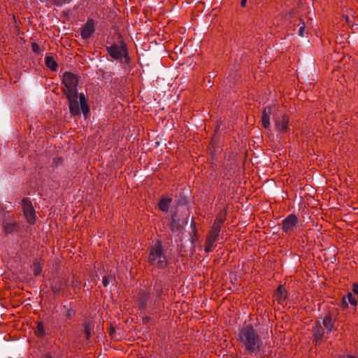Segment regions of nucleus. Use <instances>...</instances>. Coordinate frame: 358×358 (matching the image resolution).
I'll list each match as a JSON object with an SVG mask.
<instances>
[{
    "label": "nucleus",
    "mask_w": 358,
    "mask_h": 358,
    "mask_svg": "<svg viewBox=\"0 0 358 358\" xmlns=\"http://www.w3.org/2000/svg\"><path fill=\"white\" fill-rule=\"evenodd\" d=\"M238 340L245 348V355L257 356L259 353L262 341L252 325L248 324L239 331Z\"/></svg>",
    "instance_id": "f257e3e1"
},
{
    "label": "nucleus",
    "mask_w": 358,
    "mask_h": 358,
    "mask_svg": "<svg viewBox=\"0 0 358 358\" xmlns=\"http://www.w3.org/2000/svg\"><path fill=\"white\" fill-rule=\"evenodd\" d=\"M110 45L106 46V50L108 54L115 60L121 61L124 67L129 66L130 64V57L129 56L128 49L127 44L121 39L120 36V44L110 43Z\"/></svg>",
    "instance_id": "f03ea898"
},
{
    "label": "nucleus",
    "mask_w": 358,
    "mask_h": 358,
    "mask_svg": "<svg viewBox=\"0 0 358 358\" xmlns=\"http://www.w3.org/2000/svg\"><path fill=\"white\" fill-rule=\"evenodd\" d=\"M148 262L159 268H165L168 266V257L161 241H157L150 248Z\"/></svg>",
    "instance_id": "7ed1b4c3"
},
{
    "label": "nucleus",
    "mask_w": 358,
    "mask_h": 358,
    "mask_svg": "<svg viewBox=\"0 0 358 358\" xmlns=\"http://www.w3.org/2000/svg\"><path fill=\"white\" fill-rule=\"evenodd\" d=\"M62 83L66 87L64 90V94L73 93L75 94L76 93H78L77 89L78 79L73 73L68 71L65 72L63 74Z\"/></svg>",
    "instance_id": "20e7f679"
},
{
    "label": "nucleus",
    "mask_w": 358,
    "mask_h": 358,
    "mask_svg": "<svg viewBox=\"0 0 358 358\" xmlns=\"http://www.w3.org/2000/svg\"><path fill=\"white\" fill-rule=\"evenodd\" d=\"M22 206L27 222L31 225L34 224L36 222V212L30 200L28 198H24Z\"/></svg>",
    "instance_id": "39448f33"
},
{
    "label": "nucleus",
    "mask_w": 358,
    "mask_h": 358,
    "mask_svg": "<svg viewBox=\"0 0 358 358\" xmlns=\"http://www.w3.org/2000/svg\"><path fill=\"white\" fill-rule=\"evenodd\" d=\"M65 95L69 101L70 113L74 117H80L82 110L78 101V93Z\"/></svg>",
    "instance_id": "423d86ee"
},
{
    "label": "nucleus",
    "mask_w": 358,
    "mask_h": 358,
    "mask_svg": "<svg viewBox=\"0 0 358 358\" xmlns=\"http://www.w3.org/2000/svg\"><path fill=\"white\" fill-rule=\"evenodd\" d=\"M298 222L299 219L296 215L290 214L282 220V229L284 232L288 234L297 227Z\"/></svg>",
    "instance_id": "0eeeda50"
},
{
    "label": "nucleus",
    "mask_w": 358,
    "mask_h": 358,
    "mask_svg": "<svg viewBox=\"0 0 358 358\" xmlns=\"http://www.w3.org/2000/svg\"><path fill=\"white\" fill-rule=\"evenodd\" d=\"M94 22L92 19H88L84 27L81 29L80 35L82 38L86 39L91 36L94 31Z\"/></svg>",
    "instance_id": "6e6552de"
},
{
    "label": "nucleus",
    "mask_w": 358,
    "mask_h": 358,
    "mask_svg": "<svg viewBox=\"0 0 358 358\" xmlns=\"http://www.w3.org/2000/svg\"><path fill=\"white\" fill-rule=\"evenodd\" d=\"M223 222L224 220L222 219L216 220L214 222L213 226L210 230V238L208 240V241H210V243H213L217 241Z\"/></svg>",
    "instance_id": "1a4fd4ad"
},
{
    "label": "nucleus",
    "mask_w": 358,
    "mask_h": 358,
    "mask_svg": "<svg viewBox=\"0 0 358 358\" xmlns=\"http://www.w3.org/2000/svg\"><path fill=\"white\" fill-rule=\"evenodd\" d=\"M169 228L173 233H180L183 228L180 220L177 218L176 212L171 215Z\"/></svg>",
    "instance_id": "9d476101"
},
{
    "label": "nucleus",
    "mask_w": 358,
    "mask_h": 358,
    "mask_svg": "<svg viewBox=\"0 0 358 358\" xmlns=\"http://www.w3.org/2000/svg\"><path fill=\"white\" fill-rule=\"evenodd\" d=\"M3 229L6 234H10L13 232H20L22 229L20 224L17 222H4Z\"/></svg>",
    "instance_id": "9b49d317"
},
{
    "label": "nucleus",
    "mask_w": 358,
    "mask_h": 358,
    "mask_svg": "<svg viewBox=\"0 0 358 358\" xmlns=\"http://www.w3.org/2000/svg\"><path fill=\"white\" fill-rule=\"evenodd\" d=\"M289 120L287 116H282L281 118L275 120V126L278 131L285 133L288 129Z\"/></svg>",
    "instance_id": "f8f14e48"
},
{
    "label": "nucleus",
    "mask_w": 358,
    "mask_h": 358,
    "mask_svg": "<svg viewBox=\"0 0 358 358\" xmlns=\"http://www.w3.org/2000/svg\"><path fill=\"white\" fill-rule=\"evenodd\" d=\"M78 99L80 101V108L82 113L85 118H87V115L90 113V108L88 106L87 99L83 93H78Z\"/></svg>",
    "instance_id": "ddd939ff"
},
{
    "label": "nucleus",
    "mask_w": 358,
    "mask_h": 358,
    "mask_svg": "<svg viewBox=\"0 0 358 358\" xmlns=\"http://www.w3.org/2000/svg\"><path fill=\"white\" fill-rule=\"evenodd\" d=\"M83 331L85 334V337L86 340H89L91 334L94 331V323L92 320H87L83 324Z\"/></svg>",
    "instance_id": "4468645a"
},
{
    "label": "nucleus",
    "mask_w": 358,
    "mask_h": 358,
    "mask_svg": "<svg viewBox=\"0 0 358 358\" xmlns=\"http://www.w3.org/2000/svg\"><path fill=\"white\" fill-rule=\"evenodd\" d=\"M271 113L270 108H265L262 114V126L264 129H268L270 127V117L269 114Z\"/></svg>",
    "instance_id": "2eb2a0df"
},
{
    "label": "nucleus",
    "mask_w": 358,
    "mask_h": 358,
    "mask_svg": "<svg viewBox=\"0 0 358 358\" xmlns=\"http://www.w3.org/2000/svg\"><path fill=\"white\" fill-rule=\"evenodd\" d=\"M171 201L172 199L170 197L162 198L158 203L159 209L162 212H167Z\"/></svg>",
    "instance_id": "dca6fc26"
},
{
    "label": "nucleus",
    "mask_w": 358,
    "mask_h": 358,
    "mask_svg": "<svg viewBox=\"0 0 358 358\" xmlns=\"http://www.w3.org/2000/svg\"><path fill=\"white\" fill-rule=\"evenodd\" d=\"M150 299V294L145 292H141L138 296V304L141 308H146L148 301Z\"/></svg>",
    "instance_id": "f3484780"
},
{
    "label": "nucleus",
    "mask_w": 358,
    "mask_h": 358,
    "mask_svg": "<svg viewBox=\"0 0 358 358\" xmlns=\"http://www.w3.org/2000/svg\"><path fill=\"white\" fill-rule=\"evenodd\" d=\"M45 64L50 70L54 71L57 70V64L52 56H46L45 57Z\"/></svg>",
    "instance_id": "a211bd4d"
},
{
    "label": "nucleus",
    "mask_w": 358,
    "mask_h": 358,
    "mask_svg": "<svg viewBox=\"0 0 358 358\" xmlns=\"http://www.w3.org/2000/svg\"><path fill=\"white\" fill-rule=\"evenodd\" d=\"M324 333V331L322 325L320 324H317L314 329L315 337L317 341L322 340Z\"/></svg>",
    "instance_id": "6ab92c4d"
},
{
    "label": "nucleus",
    "mask_w": 358,
    "mask_h": 358,
    "mask_svg": "<svg viewBox=\"0 0 358 358\" xmlns=\"http://www.w3.org/2000/svg\"><path fill=\"white\" fill-rule=\"evenodd\" d=\"M154 291L155 292L156 297L159 298L163 293V282L162 280H157L153 287Z\"/></svg>",
    "instance_id": "aec40b11"
},
{
    "label": "nucleus",
    "mask_w": 358,
    "mask_h": 358,
    "mask_svg": "<svg viewBox=\"0 0 358 358\" xmlns=\"http://www.w3.org/2000/svg\"><path fill=\"white\" fill-rule=\"evenodd\" d=\"M323 325L327 328V332L330 333L332 331L333 323L331 318L327 315L323 320Z\"/></svg>",
    "instance_id": "412c9836"
},
{
    "label": "nucleus",
    "mask_w": 358,
    "mask_h": 358,
    "mask_svg": "<svg viewBox=\"0 0 358 358\" xmlns=\"http://www.w3.org/2000/svg\"><path fill=\"white\" fill-rule=\"evenodd\" d=\"M35 332L38 336H43L45 335V327L43 322H38L37 323Z\"/></svg>",
    "instance_id": "4be33fe9"
},
{
    "label": "nucleus",
    "mask_w": 358,
    "mask_h": 358,
    "mask_svg": "<svg viewBox=\"0 0 358 358\" xmlns=\"http://www.w3.org/2000/svg\"><path fill=\"white\" fill-rule=\"evenodd\" d=\"M276 296L278 299H285L286 298L285 296V289L282 287V285H279L275 292Z\"/></svg>",
    "instance_id": "5701e85b"
},
{
    "label": "nucleus",
    "mask_w": 358,
    "mask_h": 358,
    "mask_svg": "<svg viewBox=\"0 0 358 358\" xmlns=\"http://www.w3.org/2000/svg\"><path fill=\"white\" fill-rule=\"evenodd\" d=\"M76 312L71 308H68L65 313V317L66 320H71L72 317L75 315Z\"/></svg>",
    "instance_id": "b1692460"
},
{
    "label": "nucleus",
    "mask_w": 358,
    "mask_h": 358,
    "mask_svg": "<svg viewBox=\"0 0 358 358\" xmlns=\"http://www.w3.org/2000/svg\"><path fill=\"white\" fill-rule=\"evenodd\" d=\"M347 298H348V300L349 301V303L352 305V306H356L357 305V300L355 299V298L353 296L352 294V293H348L347 294Z\"/></svg>",
    "instance_id": "393cba45"
},
{
    "label": "nucleus",
    "mask_w": 358,
    "mask_h": 358,
    "mask_svg": "<svg viewBox=\"0 0 358 358\" xmlns=\"http://www.w3.org/2000/svg\"><path fill=\"white\" fill-rule=\"evenodd\" d=\"M33 271H34V275H38L41 272V268L40 267V266L38 264L35 263L34 265V267H33Z\"/></svg>",
    "instance_id": "a878e982"
},
{
    "label": "nucleus",
    "mask_w": 358,
    "mask_h": 358,
    "mask_svg": "<svg viewBox=\"0 0 358 358\" xmlns=\"http://www.w3.org/2000/svg\"><path fill=\"white\" fill-rule=\"evenodd\" d=\"M110 279L113 280V277L105 276L103 278L102 283L105 287H108L109 285Z\"/></svg>",
    "instance_id": "bb28decb"
},
{
    "label": "nucleus",
    "mask_w": 358,
    "mask_h": 358,
    "mask_svg": "<svg viewBox=\"0 0 358 358\" xmlns=\"http://www.w3.org/2000/svg\"><path fill=\"white\" fill-rule=\"evenodd\" d=\"M32 50L36 53H39L41 52V47L38 44L34 43L32 44Z\"/></svg>",
    "instance_id": "cd10ccee"
},
{
    "label": "nucleus",
    "mask_w": 358,
    "mask_h": 358,
    "mask_svg": "<svg viewBox=\"0 0 358 358\" xmlns=\"http://www.w3.org/2000/svg\"><path fill=\"white\" fill-rule=\"evenodd\" d=\"M109 335L112 337V338H114L115 337V329L114 327H111L110 329V331H109Z\"/></svg>",
    "instance_id": "c85d7f7f"
},
{
    "label": "nucleus",
    "mask_w": 358,
    "mask_h": 358,
    "mask_svg": "<svg viewBox=\"0 0 358 358\" xmlns=\"http://www.w3.org/2000/svg\"><path fill=\"white\" fill-rule=\"evenodd\" d=\"M352 291L355 294L358 295V285L354 284Z\"/></svg>",
    "instance_id": "c756f323"
},
{
    "label": "nucleus",
    "mask_w": 358,
    "mask_h": 358,
    "mask_svg": "<svg viewBox=\"0 0 358 358\" xmlns=\"http://www.w3.org/2000/svg\"><path fill=\"white\" fill-rule=\"evenodd\" d=\"M187 203V199L185 198H182L179 202H178V204L181 205V204H185Z\"/></svg>",
    "instance_id": "7c9ffc66"
},
{
    "label": "nucleus",
    "mask_w": 358,
    "mask_h": 358,
    "mask_svg": "<svg viewBox=\"0 0 358 358\" xmlns=\"http://www.w3.org/2000/svg\"><path fill=\"white\" fill-rule=\"evenodd\" d=\"M303 31H304V27H301L299 28V34L300 36H303Z\"/></svg>",
    "instance_id": "2f4dec72"
},
{
    "label": "nucleus",
    "mask_w": 358,
    "mask_h": 358,
    "mask_svg": "<svg viewBox=\"0 0 358 358\" xmlns=\"http://www.w3.org/2000/svg\"><path fill=\"white\" fill-rule=\"evenodd\" d=\"M246 2H247V0H241V6L242 7H245V5H246Z\"/></svg>",
    "instance_id": "473e14b6"
},
{
    "label": "nucleus",
    "mask_w": 358,
    "mask_h": 358,
    "mask_svg": "<svg viewBox=\"0 0 358 358\" xmlns=\"http://www.w3.org/2000/svg\"><path fill=\"white\" fill-rule=\"evenodd\" d=\"M191 227L193 228V230H196L195 222L194 221L192 222Z\"/></svg>",
    "instance_id": "72a5a7b5"
},
{
    "label": "nucleus",
    "mask_w": 358,
    "mask_h": 358,
    "mask_svg": "<svg viewBox=\"0 0 358 358\" xmlns=\"http://www.w3.org/2000/svg\"><path fill=\"white\" fill-rule=\"evenodd\" d=\"M343 303V308H345V307H348V303L345 301V300L344 299L343 301L342 302Z\"/></svg>",
    "instance_id": "f704fd0d"
},
{
    "label": "nucleus",
    "mask_w": 358,
    "mask_h": 358,
    "mask_svg": "<svg viewBox=\"0 0 358 358\" xmlns=\"http://www.w3.org/2000/svg\"><path fill=\"white\" fill-rule=\"evenodd\" d=\"M205 250H206L207 252H209L211 250V249H210V248L209 246H208V247H206V248H205Z\"/></svg>",
    "instance_id": "c9c22d12"
},
{
    "label": "nucleus",
    "mask_w": 358,
    "mask_h": 358,
    "mask_svg": "<svg viewBox=\"0 0 358 358\" xmlns=\"http://www.w3.org/2000/svg\"><path fill=\"white\" fill-rule=\"evenodd\" d=\"M44 358H52V356L49 354H47Z\"/></svg>",
    "instance_id": "e433bc0d"
},
{
    "label": "nucleus",
    "mask_w": 358,
    "mask_h": 358,
    "mask_svg": "<svg viewBox=\"0 0 358 358\" xmlns=\"http://www.w3.org/2000/svg\"><path fill=\"white\" fill-rule=\"evenodd\" d=\"M187 223H188V218L187 217V218L185 220L184 224H185V225H187Z\"/></svg>",
    "instance_id": "4c0bfd02"
}]
</instances>
